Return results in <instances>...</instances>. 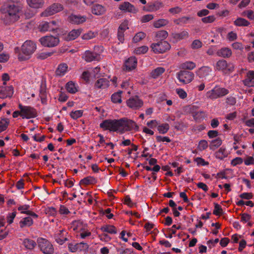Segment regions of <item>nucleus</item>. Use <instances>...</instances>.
Wrapping results in <instances>:
<instances>
[{
    "mask_svg": "<svg viewBox=\"0 0 254 254\" xmlns=\"http://www.w3.org/2000/svg\"><path fill=\"white\" fill-rule=\"evenodd\" d=\"M165 71V69L164 67H158L151 71L150 76L153 79H156L162 74Z\"/></svg>",
    "mask_w": 254,
    "mask_h": 254,
    "instance_id": "bb28decb",
    "label": "nucleus"
},
{
    "mask_svg": "<svg viewBox=\"0 0 254 254\" xmlns=\"http://www.w3.org/2000/svg\"><path fill=\"white\" fill-rule=\"evenodd\" d=\"M97 182V180L95 178L91 176H88L81 180L80 183L81 184L88 185L90 184H95Z\"/></svg>",
    "mask_w": 254,
    "mask_h": 254,
    "instance_id": "f704fd0d",
    "label": "nucleus"
},
{
    "mask_svg": "<svg viewBox=\"0 0 254 254\" xmlns=\"http://www.w3.org/2000/svg\"><path fill=\"white\" fill-rule=\"evenodd\" d=\"M9 124V120L5 118H1L0 120V132L5 130Z\"/></svg>",
    "mask_w": 254,
    "mask_h": 254,
    "instance_id": "a18cd8bd",
    "label": "nucleus"
},
{
    "mask_svg": "<svg viewBox=\"0 0 254 254\" xmlns=\"http://www.w3.org/2000/svg\"><path fill=\"white\" fill-rule=\"evenodd\" d=\"M207 147V141L205 140H202L199 141L197 148L198 150L201 151L206 149Z\"/></svg>",
    "mask_w": 254,
    "mask_h": 254,
    "instance_id": "13d9d810",
    "label": "nucleus"
},
{
    "mask_svg": "<svg viewBox=\"0 0 254 254\" xmlns=\"http://www.w3.org/2000/svg\"><path fill=\"white\" fill-rule=\"evenodd\" d=\"M68 66L66 64L62 63L59 65L56 73L57 75L63 76L67 71Z\"/></svg>",
    "mask_w": 254,
    "mask_h": 254,
    "instance_id": "c85d7f7f",
    "label": "nucleus"
},
{
    "mask_svg": "<svg viewBox=\"0 0 254 254\" xmlns=\"http://www.w3.org/2000/svg\"><path fill=\"white\" fill-rule=\"evenodd\" d=\"M82 114L83 111L82 110H77L75 111H72L70 114V116L71 118L74 120H76L81 117L82 116Z\"/></svg>",
    "mask_w": 254,
    "mask_h": 254,
    "instance_id": "603ef678",
    "label": "nucleus"
},
{
    "mask_svg": "<svg viewBox=\"0 0 254 254\" xmlns=\"http://www.w3.org/2000/svg\"><path fill=\"white\" fill-rule=\"evenodd\" d=\"M201 47L202 43L199 40H194L191 45V47L193 49H198Z\"/></svg>",
    "mask_w": 254,
    "mask_h": 254,
    "instance_id": "052dcab7",
    "label": "nucleus"
},
{
    "mask_svg": "<svg viewBox=\"0 0 254 254\" xmlns=\"http://www.w3.org/2000/svg\"><path fill=\"white\" fill-rule=\"evenodd\" d=\"M97 33L92 31H88L87 33L83 34L82 38L84 40H90L96 37Z\"/></svg>",
    "mask_w": 254,
    "mask_h": 254,
    "instance_id": "5fc2aeb1",
    "label": "nucleus"
},
{
    "mask_svg": "<svg viewBox=\"0 0 254 254\" xmlns=\"http://www.w3.org/2000/svg\"><path fill=\"white\" fill-rule=\"evenodd\" d=\"M120 133H124L125 131H130L133 129L138 130L139 127L133 121L127 118H123L119 120Z\"/></svg>",
    "mask_w": 254,
    "mask_h": 254,
    "instance_id": "7ed1b4c3",
    "label": "nucleus"
},
{
    "mask_svg": "<svg viewBox=\"0 0 254 254\" xmlns=\"http://www.w3.org/2000/svg\"><path fill=\"white\" fill-rule=\"evenodd\" d=\"M169 21L168 20L165 19H160L153 22V26L155 28H160L167 25Z\"/></svg>",
    "mask_w": 254,
    "mask_h": 254,
    "instance_id": "ea45409f",
    "label": "nucleus"
},
{
    "mask_svg": "<svg viewBox=\"0 0 254 254\" xmlns=\"http://www.w3.org/2000/svg\"><path fill=\"white\" fill-rule=\"evenodd\" d=\"M64 9L63 5L59 3H54L41 13L42 16L48 17L54 15Z\"/></svg>",
    "mask_w": 254,
    "mask_h": 254,
    "instance_id": "9b49d317",
    "label": "nucleus"
},
{
    "mask_svg": "<svg viewBox=\"0 0 254 254\" xmlns=\"http://www.w3.org/2000/svg\"><path fill=\"white\" fill-rule=\"evenodd\" d=\"M126 103L127 106L132 110H138L143 105V101L137 96L130 97L127 100Z\"/></svg>",
    "mask_w": 254,
    "mask_h": 254,
    "instance_id": "f8f14e48",
    "label": "nucleus"
},
{
    "mask_svg": "<svg viewBox=\"0 0 254 254\" xmlns=\"http://www.w3.org/2000/svg\"><path fill=\"white\" fill-rule=\"evenodd\" d=\"M23 244L28 250H33L36 246V242L30 239H25L23 241Z\"/></svg>",
    "mask_w": 254,
    "mask_h": 254,
    "instance_id": "7c9ffc66",
    "label": "nucleus"
},
{
    "mask_svg": "<svg viewBox=\"0 0 254 254\" xmlns=\"http://www.w3.org/2000/svg\"><path fill=\"white\" fill-rule=\"evenodd\" d=\"M211 69L208 66H202L197 71V74L200 78H203L209 75Z\"/></svg>",
    "mask_w": 254,
    "mask_h": 254,
    "instance_id": "cd10ccee",
    "label": "nucleus"
},
{
    "mask_svg": "<svg viewBox=\"0 0 254 254\" xmlns=\"http://www.w3.org/2000/svg\"><path fill=\"white\" fill-rule=\"evenodd\" d=\"M39 41L44 47H54L59 44L60 39L58 36L49 35L42 37L40 39Z\"/></svg>",
    "mask_w": 254,
    "mask_h": 254,
    "instance_id": "6e6552de",
    "label": "nucleus"
},
{
    "mask_svg": "<svg viewBox=\"0 0 254 254\" xmlns=\"http://www.w3.org/2000/svg\"><path fill=\"white\" fill-rule=\"evenodd\" d=\"M154 16L152 14H147L143 15L141 18V21L142 23L148 22L153 19Z\"/></svg>",
    "mask_w": 254,
    "mask_h": 254,
    "instance_id": "774afa93",
    "label": "nucleus"
},
{
    "mask_svg": "<svg viewBox=\"0 0 254 254\" xmlns=\"http://www.w3.org/2000/svg\"><path fill=\"white\" fill-rule=\"evenodd\" d=\"M196 66L195 64L192 62L188 61L182 63L180 67L183 69V70H192Z\"/></svg>",
    "mask_w": 254,
    "mask_h": 254,
    "instance_id": "c756f323",
    "label": "nucleus"
},
{
    "mask_svg": "<svg viewBox=\"0 0 254 254\" xmlns=\"http://www.w3.org/2000/svg\"><path fill=\"white\" fill-rule=\"evenodd\" d=\"M216 19L214 15H209L204 17L201 19V21L204 23H211L213 22Z\"/></svg>",
    "mask_w": 254,
    "mask_h": 254,
    "instance_id": "6e6d98bb",
    "label": "nucleus"
},
{
    "mask_svg": "<svg viewBox=\"0 0 254 254\" xmlns=\"http://www.w3.org/2000/svg\"><path fill=\"white\" fill-rule=\"evenodd\" d=\"M78 252H83L85 253L88 251L89 246L86 243H78Z\"/></svg>",
    "mask_w": 254,
    "mask_h": 254,
    "instance_id": "de8ad7c7",
    "label": "nucleus"
},
{
    "mask_svg": "<svg viewBox=\"0 0 254 254\" xmlns=\"http://www.w3.org/2000/svg\"><path fill=\"white\" fill-rule=\"evenodd\" d=\"M51 31H55L57 30L59 28V25L58 24L57 21L53 20L48 22Z\"/></svg>",
    "mask_w": 254,
    "mask_h": 254,
    "instance_id": "4d7b16f0",
    "label": "nucleus"
},
{
    "mask_svg": "<svg viewBox=\"0 0 254 254\" xmlns=\"http://www.w3.org/2000/svg\"><path fill=\"white\" fill-rule=\"evenodd\" d=\"M218 56L223 57L224 58H229L232 54L231 50L227 47L222 48L217 52Z\"/></svg>",
    "mask_w": 254,
    "mask_h": 254,
    "instance_id": "a878e982",
    "label": "nucleus"
},
{
    "mask_svg": "<svg viewBox=\"0 0 254 254\" xmlns=\"http://www.w3.org/2000/svg\"><path fill=\"white\" fill-rule=\"evenodd\" d=\"M82 58L87 62H91L93 61H99L100 55L96 53L90 51H86Z\"/></svg>",
    "mask_w": 254,
    "mask_h": 254,
    "instance_id": "f3484780",
    "label": "nucleus"
},
{
    "mask_svg": "<svg viewBox=\"0 0 254 254\" xmlns=\"http://www.w3.org/2000/svg\"><path fill=\"white\" fill-rule=\"evenodd\" d=\"M33 223L32 219L30 217L24 218L22 220L19 222L20 227L22 228L25 226L29 227Z\"/></svg>",
    "mask_w": 254,
    "mask_h": 254,
    "instance_id": "c9c22d12",
    "label": "nucleus"
},
{
    "mask_svg": "<svg viewBox=\"0 0 254 254\" xmlns=\"http://www.w3.org/2000/svg\"><path fill=\"white\" fill-rule=\"evenodd\" d=\"M38 29L41 32L51 31L49 23L46 21H44L40 23L38 27Z\"/></svg>",
    "mask_w": 254,
    "mask_h": 254,
    "instance_id": "4c0bfd02",
    "label": "nucleus"
},
{
    "mask_svg": "<svg viewBox=\"0 0 254 254\" xmlns=\"http://www.w3.org/2000/svg\"><path fill=\"white\" fill-rule=\"evenodd\" d=\"M213 213L216 216H220L223 213V210L219 204L214 203V209Z\"/></svg>",
    "mask_w": 254,
    "mask_h": 254,
    "instance_id": "864d4df0",
    "label": "nucleus"
},
{
    "mask_svg": "<svg viewBox=\"0 0 254 254\" xmlns=\"http://www.w3.org/2000/svg\"><path fill=\"white\" fill-rule=\"evenodd\" d=\"M78 243L73 244L70 243L68 244V249L69 251L75 253L78 251Z\"/></svg>",
    "mask_w": 254,
    "mask_h": 254,
    "instance_id": "680f3d73",
    "label": "nucleus"
},
{
    "mask_svg": "<svg viewBox=\"0 0 254 254\" xmlns=\"http://www.w3.org/2000/svg\"><path fill=\"white\" fill-rule=\"evenodd\" d=\"M122 92H117L114 93L111 96V99L114 103H121L122 102Z\"/></svg>",
    "mask_w": 254,
    "mask_h": 254,
    "instance_id": "79ce46f5",
    "label": "nucleus"
},
{
    "mask_svg": "<svg viewBox=\"0 0 254 254\" xmlns=\"http://www.w3.org/2000/svg\"><path fill=\"white\" fill-rule=\"evenodd\" d=\"M226 103L228 105L233 106L236 103V99L233 96L228 97L226 99Z\"/></svg>",
    "mask_w": 254,
    "mask_h": 254,
    "instance_id": "0e129e2a",
    "label": "nucleus"
},
{
    "mask_svg": "<svg viewBox=\"0 0 254 254\" xmlns=\"http://www.w3.org/2000/svg\"><path fill=\"white\" fill-rule=\"evenodd\" d=\"M0 10L4 14L5 23L9 25L19 19L22 12V7L20 4L9 0L4 3Z\"/></svg>",
    "mask_w": 254,
    "mask_h": 254,
    "instance_id": "f257e3e1",
    "label": "nucleus"
},
{
    "mask_svg": "<svg viewBox=\"0 0 254 254\" xmlns=\"http://www.w3.org/2000/svg\"><path fill=\"white\" fill-rule=\"evenodd\" d=\"M148 50L147 46H143L138 47L134 50V53L138 55L143 54L146 53Z\"/></svg>",
    "mask_w": 254,
    "mask_h": 254,
    "instance_id": "3c124183",
    "label": "nucleus"
},
{
    "mask_svg": "<svg viewBox=\"0 0 254 254\" xmlns=\"http://www.w3.org/2000/svg\"><path fill=\"white\" fill-rule=\"evenodd\" d=\"M38 246L45 254H53L54 249L52 244L47 240L40 238L37 239Z\"/></svg>",
    "mask_w": 254,
    "mask_h": 254,
    "instance_id": "0eeeda50",
    "label": "nucleus"
},
{
    "mask_svg": "<svg viewBox=\"0 0 254 254\" xmlns=\"http://www.w3.org/2000/svg\"><path fill=\"white\" fill-rule=\"evenodd\" d=\"M216 69L223 71H232L234 69V65L232 63H227L225 60H221L216 63Z\"/></svg>",
    "mask_w": 254,
    "mask_h": 254,
    "instance_id": "ddd939ff",
    "label": "nucleus"
},
{
    "mask_svg": "<svg viewBox=\"0 0 254 254\" xmlns=\"http://www.w3.org/2000/svg\"><path fill=\"white\" fill-rule=\"evenodd\" d=\"M227 156L226 150L225 148H220L215 153V156L217 158L220 160L223 159Z\"/></svg>",
    "mask_w": 254,
    "mask_h": 254,
    "instance_id": "a19ab883",
    "label": "nucleus"
},
{
    "mask_svg": "<svg viewBox=\"0 0 254 254\" xmlns=\"http://www.w3.org/2000/svg\"><path fill=\"white\" fill-rule=\"evenodd\" d=\"M128 29V21L126 20L121 24L118 28V30L120 31L125 32L127 29Z\"/></svg>",
    "mask_w": 254,
    "mask_h": 254,
    "instance_id": "338daca9",
    "label": "nucleus"
},
{
    "mask_svg": "<svg viewBox=\"0 0 254 254\" xmlns=\"http://www.w3.org/2000/svg\"><path fill=\"white\" fill-rule=\"evenodd\" d=\"M146 36L145 33L142 32H138L133 37L132 40L134 43H137L144 39Z\"/></svg>",
    "mask_w": 254,
    "mask_h": 254,
    "instance_id": "49530a36",
    "label": "nucleus"
},
{
    "mask_svg": "<svg viewBox=\"0 0 254 254\" xmlns=\"http://www.w3.org/2000/svg\"><path fill=\"white\" fill-rule=\"evenodd\" d=\"M52 53H41L37 55V58L38 59L44 60L47 59L48 57L51 56L52 55Z\"/></svg>",
    "mask_w": 254,
    "mask_h": 254,
    "instance_id": "e2e57ef3",
    "label": "nucleus"
},
{
    "mask_svg": "<svg viewBox=\"0 0 254 254\" xmlns=\"http://www.w3.org/2000/svg\"><path fill=\"white\" fill-rule=\"evenodd\" d=\"M67 234L64 229L59 231V232L55 235L56 242L60 245L63 244L67 240L66 238Z\"/></svg>",
    "mask_w": 254,
    "mask_h": 254,
    "instance_id": "aec40b11",
    "label": "nucleus"
},
{
    "mask_svg": "<svg viewBox=\"0 0 254 254\" xmlns=\"http://www.w3.org/2000/svg\"><path fill=\"white\" fill-rule=\"evenodd\" d=\"M39 96L42 103L43 104L46 103L47 100V93L45 87L41 86Z\"/></svg>",
    "mask_w": 254,
    "mask_h": 254,
    "instance_id": "c03bdc74",
    "label": "nucleus"
},
{
    "mask_svg": "<svg viewBox=\"0 0 254 254\" xmlns=\"http://www.w3.org/2000/svg\"><path fill=\"white\" fill-rule=\"evenodd\" d=\"M81 31V29L72 30L67 34H64L63 39L66 41L73 40L80 35Z\"/></svg>",
    "mask_w": 254,
    "mask_h": 254,
    "instance_id": "dca6fc26",
    "label": "nucleus"
},
{
    "mask_svg": "<svg viewBox=\"0 0 254 254\" xmlns=\"http://www.w3.org/2000/svg\"><path fill=\"white\" fill-rule=\"evenodd\" d=\"M13 94V89L11 86L0 87V98H11Z\"/></svg>",
    "mask_w": 254,
    "mask_h": 254,
    "instance_id": "2eb2a0df",
    "label": "nucleus"
},
{
    "mask_svg": "<svg viewBox=\"0 0 254 254\" xmlns=\"http://www.w3.org/2000/svg\"><path fill=\"white\" fill-rule=\"evenodd\" d=\"M28 5L33 8H42L44 4L43 0H26Z\"/></svg>",
    "mask_w": 254,
    "mask_h": 254,
    "instance_id": "b1692460",
    "label": "nucleus"
},
{
    "mask_svg": "<svg viewBox=\"0 0 254 254\" xmlns=\"http://www.w3.org/2000/svg\"><path fill=\"white\" fill-rule=\"evenodd\" d=\"M169 129V125L168 124H163L158 127V130L160 133L164 134L166 133Z\"/></svg>",
    "mask_w": 254,
    "mask_h": 254,
    "instance_id": "09e8293b",
    "label": "nucleus"
},
{
    "mask_svg": "<svg viewBox=\"0 0 254 254\" xmlns=\"http://www.w3.org/2000/svg\"><path fill=\"white\" fill-rule=\"evenodd\" d=\"M194 76L193 72L187 70H180L177 74V78L183 84H187L191 82Z\"/></svg>",
    "mask_w": 254,
    "mask_h": 254,
    "instance_id": "9d476101",
    "label": "nucleus"
},
{
    "mask_svg": "<svg viewBox=\"0 0 254 254\" xmlns=\"http://www.w3.org/2000/svg\"><path fill=\"white\" fill-rule=\"evenodd\" d=\"M106 10V8L104 6L99 4H95L92 8V13L96 15L104 14Z\"/></svg>",
    "mask_w": 254,
    "mask_h": 254,
    "instance_id": "393cba45",
    "label": "nucleus"
},
{
    "mask_svg": "<svg viewBox=\"0 0 254 254\" xmlns=\"http://www.w3.org/2000/svg\"><path fill=\"white\" fill-rule=\"evenodd\" d=\"M100 127L104 130L120 132L119 120H105L100 124Z\"/></svg>",
    "mask_w": 254,
    "mask_h": 254,
    "instance_id": "39448f33",
    "label": "nucleus"
},
{
    "mask_svg": "<svg viewBox=\"0 0 254 254\" xmlns=\"http://www.w3.org/2000/svg\"><path fill=\"white\" fill-rule=\"evenodd\" d=\"M168 36L167 31L165 30H160L155 33V37L157 40L160 41H164Z\"/></svg>",
    "mask_w": 254,
    "mask_h": 254,
    "instance_id": "473e14b6",
    "label": "nucleus"
},
{
    "mask_svg": "<svg viewBox=\"0 0 254 254\" xmlns=\"http://www.w3.org/2000/svg\"><path fill=\"white\" fill-rule=\"evenodd\" d=\"M176 93L179 95V96L182 99H185L187 96V94L186 92L183 89H177Z\"/></svg>",
    "mask_w": 254,
    "mask_h": 254,
    "instance_id": "69168bd1",
    "label": "nucleus"
},
{
    "mask_svg": "<svg viewBox=\"0 0 254 254\" xmlns=\"http://www.w3.org/2000/svg\"><path fill=\"white\" fill-rule=\"evenodd\" d=\"M36 49L35 43L31 40L26 41L22 45L21 51L18 47L14 48V52L17 54V57L20 61H26L30 59Z\"/></svg>",
    "mask_w": 254,
    "mask_h": 254,
    "instance_id": "f03ea898",
    "label": "nucleus"
},
{
    "mask_svg": "<svg viewBox=\"0 0 254 254\" xmlns=\"http://www.w3.org/2000/svg\"><path fill=\"white\" fill-rule=\"evenodd\" d=\"M109 86V81L106 78H100L97 80L95 83V88L96 89H106Z\"/></svg>",
    "mask_w": 254,
    "mask_h": 254,
    "instance_id": "5701e85b",
    "label": "nucleus"
},
{
    "mask_svg": "<svg viewBox=\"0 0 254 254\" xmlns=\"http://www.w3.org/2000/svg\"><path fill=\"white\" fill-rule=\"evenodd\" d=\"M242 15L246 16L249 19H254V13L252 10H248L243 12Z\"/></svg>",
    "mask_w": 254,
    "mask_h": 254,
    "instance_id": "bf43d9fd",
    "label": "nucleus"
},
{
    "mask_svg": "<svg viewBox=\"0 0 254 254\" xmlns=\"http://www.w3.org/2000/svg\"><path fill=\"white\" fill-rule=\"evenodd\" d=\"M119 8L121 11L125 12H130L135 13L137 12V9L128 1H125L119 5Z\"/></svg>",
    "mask_w": 254,
    "mask_h": 254,
    "instance_id": "4468645a",
    "label": "nucleus"
},
{
    "mask_svg": "<svg viewBox=\"0 0 254 254\" xmlns=\"http://www.w3.org/2000/svg\"><path fill=\"white\" fill-rule=\"evenodd\" d=\"M222 144V140L218 137L212 140L209 145V148L211 150H214L219 147Z\"/></svg>",
    "mask_w": 254,
    "mask_h": 254,
    "instance_id": "e433bc0d",
    "label": "nucleus"
},
{
    "mask_svg": "<svg viewBox=\"0 0 254 254\" xmlns=\"http://www.w3.org/2000/svg\"><path fill=\"white\" fill-rule=\"evenodd\" d=\"M150 47L154 53L162 54L169 51L171 49V45L167 41L162 40L156 43H152Z\"/></svg>",
    "mask_w": 254,
    "mask_h": 254,
    "instance_id": "423d86ee",
    "label": "nucleus"
},
{
    "mask_svg": "<svg viewBox=\"0 0 254 254\" xmlns=\"http://www.w3.org/2000/svg\"><path fill=\"white\" fill-rule=\"evenodd\" d=\"M229 92V90L227 89L216 86L213 89L208 91L206 94V96L208 99L214 100L227 95Z\"/></svg>",
    "mask_w": 254,
    "mask_h": 254,
    "instance_id": "20e7f679",
    "label": "nucleus"
},
{
    "mask_svg": "<svg viewBox=\"0 0 254 254\" xmlns=\"http://www.w3.org/2000/svg\"><path fill=\"white\" fill-rule=\"evenodd\" d=\"M74 224H75L77 227L79 229V233H81V232L87 230V225L86 224H83L82 222L79 221H75Z\"/></svg>",
    "mask_w": 254,
    "mask_h": 254,
    "instance_id": "8fccbe9b",
    "label": "nucleus"
},
{
    "mask_svg": "<svg viewBox=\"0 0 254 254\" xmlns=\"http://www.w3.org/2000/svg\"><path fill=\"white\" fill-rule=\"evenodd\" d=\"M234 24L236 26H248L250 23L245 18L239 17L234 21Z\"/></svg>",
    "mask_w": 254,
    "mask_h": 254,
    "instance_id": "2f4dec72",
    "label": "nucleus"
},
{
    "mask_svg": "<svg viewBox=\"0 0 254 254\" xmlns=\"http://www.w3.org/2000/svg\"><path fill=\"white\" fill-rule=\"evenodd\" d=\"M245 85L249 87L254 86V71L250 70L247 74L246 78L243 80Z\"/></svg>",
    "mask_w": 254,
    "mask_h": 254,
    "instance_id": "412c9836",
    "label": "nucleus"
},
{
    "mask_svg": "<svg viewBox=\"0 0 254 254\" xmlns=\"http://www.w3.org/2000/svg\"><path fill=\"white\" fill-rule=\"evenodd\" d=\"M171 36L172 38V42L176 43L179 41L188 37L189 33L186 31H183L180 33H172L171 34Z\"/></svg>",
    "mask_w": 254,
    "mask_h": 254,
    "instance_id": "6ab92c4d",
    "label": "nucleus"
},
{
    "mask_svg": "<svg viewBox=\"0 0 254 254\" xmlns=\"http://www.w3.org/2000/svg\"><path fill=\"white\" fill-rule=\"evenodd\" d=\"M68 19L69 21L73 24H80L86 21L87 17L85 16L71 14L68 16Z\"/></svg>",
    "mask_w": 254,
    "mask_h": 254,
    "instance_id": "a211bd4d",
    "label": "nucleus"
},
{
    "mask_svg": "<svg viewBox=\"0 0 254 254\" xmlns=\"http://www.w3.org/2000/svg\"><path fill=\"white\" fill-rule=\"evenodd\" d=\"M137 60L135 57H131L128 59L125 63L126 70H131L134 69L136 66Z\"/></svg>",
    "mask_w": 254,
    "mask_h": 254,
    "instance_id": "4be33fe9",
    "label": "nucleus"
},
{
    "mask_svg": "<svg viewBox=\"0 0 254 254\" xmlns=\"http://www.w3.org/2000/svg\"><path fill=\"white\" fill-rule=\"evenodd\" d=\"M162 6V3L160 2L156 1L153 3H151L148 6L147 10L149 11H155L158 10Z\"/></svg>",
    "mask_w": 254,
    "mask_h": 254,
    "instance_id": "58836bf2",
    "label": "nucleus"
},
{
    "mask_svg": "<svg viewBox=\"0 0 254 254\" xmlns=\"http://www.w3.org/2000/svg\"><path fill=\"white\" fill-rule=\"evenodd\" d=\"M101 230L103 232L110 234H116L117 233L116 227L113 225H104L101 227Z\"/></svg>",
    "mask_w": 254,
    "mask_h": 254,
    "instance_id": "72a5a7b5",
    "label": "nucleus"
},
{
    "mask_svg": "<svg viewBox=\"0 0 254 254\" xmlns=\"http://www.w3.org/2000/svg\"><path fill=\"white\" fill-rule=\"evenodd\" d=\"M18 107L21 110L22 113L21 117L22 119H31L36 117L37 113L36 109L29 106H23L19 104Z\"/></svg>",
    "mask_w": 254,
    "mask_h": 254,
    "instance_id": "1a4fd4ad",
    "label": "nucleus"
},
{
    "mask_svg": "<svg viewBox=\"0 0 254 254\" xmlns=\"http://www.w3.org/2000/svg\"><path fill=\"white\" fill-rule=\"evenodd\" d=\"M66 88L68 92L72 94L75 93L77 91L74 83L72 81L68 82L66 83Z\"/></svg>",
    "mask_w": 254,
    "mask_h": 254,
    "instance_id": "37998d69",
    "label": "nucleus"
}]
</instances>
